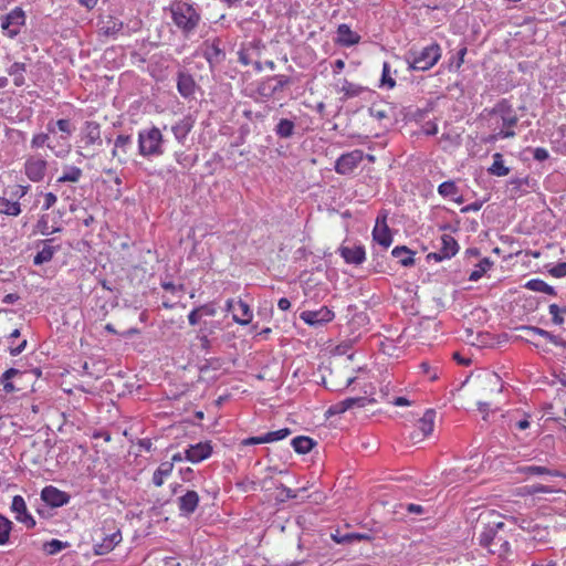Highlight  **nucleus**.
<instances>
[{
    "label": "nucleus",
    "instance_id": "nucleus-1",
    "mask_svg": "<svg viewBox=\"0 0 566 566\" xmlns=\"http://www.w3.org/2000/svg\"><path fill=\"white\" fill-rule=\"evenodd\" d=\"M506 525L493 512L481 513L474 526L473 537L489 553L505 557L511 552Z\"/></svg>",
    "mask_w": 566,
    "mask_h": 566
},
{
    "label": "nucleus",
    "instance_id": "nucleus-2",
    "mask_svg": "<svg viewBox=\"0 0 566 566\" xmlns=\"http://www.w3.org/2000/svg\"><path fill=\"white\" fill-rule=\"evenodd\" d=\"M171 19L181 33L188 38L201 21L199 8L189 1L175 0L170 4Z\"/></svg>",
    "mask_w": 566,
    "mask_h": 566
},
{
    "label": "nucleus",
    "instance_id": "nucleus-3",
    "mask_svg": "<svg viewBox=\"0 0 566 566\" xmlns=\"http://www.w3.org/2000/svg\"><path fill=\"white\" fill-rule=\"evenodd\" d=\"M441 48L438 43H431L421 50L410 49L405 60L408 64L409 70L412 71H428L433 67L441 59Z\"/></svg>",
    "mask_w": 566,
    "mask_h": 566
},
{
    "label": "nucleus",
    "instance_id": "nucleus-4",
    "mask_svg": "<svg viewBox=\"0 0 566 566\" xmlns=\"http://www.w3.org/2000/svg\"><path fill=\"white\" fill-rule=\"evenodd\" d=\"M490 115L492 116H499L502 126L505 129H501L495 136L492 137V139L499 138H513L516 134L513 130V127H515L518 123V116L513 108L512 104L503 98L500 102H497L494 107L490 111Z\"/></svg>",
    "mask_w": 566,
    "mask_h": 566
},
{
    "label": "nucleus",
    "instance_id": "nucleus-5",
    "mask_svg": "<svg viewBox=\"0 0 566 566\" xmlns=\"http://www.w3.org/2000/svg\"><path fill=\"white\" fill-rule=\"evenodd\" d=\"M163 143L161 132L155 126L138 133V151L143 157H158L163 155Z\"/></svg>",
    "mask_w": 566,
    "mask_h": 566
},
{
    "label": "nucleus",
    "instance_id": "nucleus-6",
    "mask_svg": "<svg viewBox=\"0 0 566 566\" xmlns=\"http://www.w3.org/2000/svg\"><path fill=\"white\" fill-rule=\"evenodd\" d=\"M291 84L292 78L290 76L277 74L262 80L256 87V92L260 96L269 99Z\"/></svg>",
    "mask_w": 566,
    "mask_h": 566
},
{
    "label": "nucleus",
    "instance_id": "nucleus-7",
    "mask_svg": "<svg viewBox=\"0 0 566 566\" xmlns=\"http://www.w3.org/2000/svg\"><path fill=\"white\" fill-rule=\"evenodd\" d=\"M25 23V13L17 7L8 14L1 18V29L11 39L15 38L20 33V28Z\"/></svg>",
    "mask_w": 566,
    "mask_h": 566
},
{
    "label": "nucleus",
    "instance_id": "nucleus-8",
    "mask_svg": "<svg viewBox=\"0 0 566 566\" xmlns=\"http://www.w3.org/2000/svg\"><path fill=\"white\" fill-rule=\"evenodd\" d=\"M364 159L360 149L343 154L335 163V171L339 175H350Z\"/></svg>",
    "mask_w": 566,
    "mask_h": 566
},
{
    "label": "nucleus",
    "instance_id": "nucleus-9",
    "mask_svg": "<svg viewBox=\"0 0 566 566\" xmlns=\"http://www.w3.org/2000/svg\"><path fill=\"white\" fill-rule=\"evenodd\" d=\"M335 314L327 306H322L315 311H303L300 314V318L310 326L321 327L332 322Z\"/></svg>",
    "mask_w": 566,
    "mask_h": 566
},
{
    "label": "nucleus",
    "instance_id": "nucleus-10",
    "mask_svg": "<svg viewBox=\"0 0 566 566\" xmlns=\"http://www.w3.org/2000/svg\"><path fill=\"white\" fill-rule=\"evenodd\" d=\"M376 402V399L369 396H359V397H349L342 401H338L335 405H332L327 413L328 415H340L346 412L349 409L354 408H363L369 403Z\"/></svg>",
    "mask_w": 566,
    "mask_h": 566
},
{
    "label": "nucleus",
    "instance_id": "nucleus-11",
    "mask_svg": "<svg viewBox=\"0 0 566 566\" xmlns=\"http://www.w3.org/2000/svg\"><path fill=\"white\" fill-rule=\"evenodd\" d=\"M10 511L14 515L15 521L23 524L28 530H31L35 526V520L29 513L27 503L21 495L13 496Z\"/></svg>",
    "mask_w": 566,
    "mask_h": 566
},
{
    "label": "nucleus",
    "instance_id": "nucleus-12",
    "mask_svg": "<svg viewBox=\"0 0 566 566\" xmlns=\"http://www.w3.org/2000/svg\"><path fill=\"white\" fill-rule=\"evenodd\" d=\"M48 161L40 156H30L24 164V172L27 177L33 181H41L46 172Z\"/></svg>",
    "mask_w": 566,
    "mask_h": 566
},
{
    "label": "nucleus",
    "instance_id": "nucleus-13",
    "mask_svg": "<svg viewBox=\"0 0 566 566\" xmlns=\"http://www.w3.org/2000/svg\"><path fill=\"white\" fill-rule=\"evenodd\" d=\"M222 41L219 38L203 43V57L208 61L210 66H214L226 59V52L221 46Z\"/></svg>",
    "mask_w": 566,
    "mask_h": 566
},
{
    "label": "nucleus",
    "instance_id": "nucleus-14",
    "mask_svg": "<svg viewBox=\"0 0 566 566\" xmlns=\"http://www.w3.org/2000/svg\"><path fill=\"white\" fill-rule=\"evenodd\" d=\"M41 500L50 507H61L69 503L70 495L55 486H45L41 492Z\"/></svg>",
    "mask_w": 566,
    "mask_h": 566
},
{
    "label": "nucleus",
    "instance_id": "nucleus-15",
    "mask_svg": "<svg viewBox=\"0 0 566 566\" xmlns=\"http://www.w3.org/2000/svg\"><path fill=\"white\" fill-rule=\"evenodd\" d=\"M339 254L348 264L359 265L366 259L365 248L363 245H346L342 244L338 249Z\"/></svg>",
    "mask_w": 566,
    "mask_h": 566
},
{
    "label": "nucleus",
    "instance_id": "nucleus-16",
    "mask_svg": "<svg viewBox=\"0 0 566 566\" xmlns=\"http://www.w3.org/2000/svg\"><path fill=\"white\" fill-rule=\"evenodd\" d=\"M196 88L197 84L190 73L186 71H179L177 73V91L184 98H192Z\"/></svg>",
    "mask_w": 566,
    "mask_h": 566
},
{
    "label": "nucleus",
    "instance_id": "nucleus-17",
    "mask_svg": "<svg viewBox=\"0 0 566 566\" xmlns=\"http://www.w3.org/2000/svg\"><path fill=\"white\" fill-rule=\"evenodd\" d=\"M212 453V447L210 442H199L197 444L190 446L186 450L185 458L193 463H198L208 459Z\"/></svg>",
    "mask_w": 566,
    "mask_h": 566
},
{
    "label": "nucleus",
    "instance_id": "nucleus-18",
    "mask_svg": "<svg viewBox=\"0 0 566 566\" xmlns=\"http://www.w3.org/2000/svg\"><path fill=\"white\" fill-rule=\"evenodd\" d=\"M199 505V495L196 491L189 490L178 499V509L181 516H190Z\"/></svg>",
    "mask_w": 566,
    "mask_h": 566
},
{
    "label": "nucleus",
    "instance_id": "nucleus-19",
    "mask_svg": "<svg viewBox=\"0 0 566 566\" xmlns=\"http://www.w3.org/2000/svg\"><path fill=\"white\" fill-rule=\"evenodd\" d=\"M373 239L384 249L390 247L392 242V235L389 227L386 223L385 217L382 218L381 221L379 220V218H377L376 226L373 230Z\"/></svg>",
    "mask_w": 566,
    "mask_h": 566
},
{
    "label": "nucleus",
    "instance_id": "nucleus-20",
    "mask_svg": "<svg viewBox=\"0 0 566 566\" xmlns=\"http://www.w3.org/2000/svg\"><path fill=\"white\" fill-rule=\"evenodd\" d=\"M337 38H336V43H338L339 45L342 46H346V48H349L352 45H355L357 43H359L360 41V35L354 31H352V29L349 28L348 24H339L337 27Z\"/></svg>",
    "mask_w": 566,
    "mask_h": 566
},
{
    "label": "nucleus",
    "instance_id": "nucleus-21",
    "mask_svg": "<svg viewBox=\"0 0 566 566\" xmlns=\"http://www.w3.org/2000/svg\"><path fill=\"white\" fill-rule=\"evenodd\" d=\"M296 117L294 118H279L273 128L274 134L280 139H290L294 136L296 129Z\"/></svg>",
    "mask_w": 566,
    "mask_h": 566
},
{
    "label": "nucleus",
    "instance_id": "nucleus-22",
    "mask_svg": "<svg viewBox=\"0 0 566 566\" xmlns=\"http://www.w3.org/2000/svg\"><path fill=\"white\" fill-rule=\"evenodd\" d=\"M122 541L119 532L113 533L102 539L101 543H95L93 551L95 555H105L114 549V547Z\"/></svg>",
    "mask_w": 566,
    "mask_h": 566
},
{
    "label": "nucleus",
    "instance_id": "nucleus-23",
    "mask_svg": "<svg viewBox=\"0 0 566 566\" xmlns=\"http://www.w3.org/2000/svg\"><path fill=\"white\" fill-rule=\"evenodd\" d=\"M84 140L87 146L102 145L101 126L96 122H86L83 128Z\"/></svg>",
    "mask_w": 566,
    "mask_h": 566
},
{
    "label": "nucleus",
    "instance_id": "nucleus-24",
    "mask_svg": "<svg viewBox=\"0 0 566 566\" xmlns=\"http://www.w3.org/2000/svg\"><path fill=\"white\" fill-rule=\"evenodd\" d=\"M520 329L524 331L528 334H534V335L545 337L554 345L562 346V347L566 348V342L564 339H562L559 336H556V335L552 334L551 332L545 331L541 327L524 325V326H521Z\"/></svg>",
    "mask_w": 566,
    "mask_h": 566
},
{
    "label": "nucleus",
    "instance_id": "nucleus-25",
    "mask_svg": "<svg viewBox=\"0 0 566 566\" xmlns=\"http://www.w3.org/2000/svg\"><path fill=\"white\" fill-rule=\"evenodd\" d=\"M46 129H48V133H50V134H54L56 132V129H59L62 133L61 139H69L75 128L72 125L70 119L62 118V119L56 120L55 123L50 122L46 125Z\"/></svg>",
    "mask_w": 566,
    "mask_h": 566
},
{
    "label": "nucleus",
    "instance_id": "nucleus-26",
    "mask_svg": "<svg viewBox=\"0 0 566 566\" xmlns=\"http://www.w3.org/2000/svg\"><path fill=\"white\" fill-rule=\"evenodd\" d=\"M434 418L436 411L433 409H428L422 418L419 419L416 429L421 432V437H428L432 433L434 427Z\"/></svg>",
    "mask_w": 566,
    "mask_h": 566
},
{
    "label": "nucleus",
    "instance_id": "nucleus-27",
    "mask_svg": "<svg viewBox=\"0 0 566 566\" xmlns=\"http://www.w3.org/2000/svg\"><path fill=\"white\" fill-rule=\"evenodd\" d=\"M441 240V248L439 251L442 253V256H447L448 259H451L459 251V244L457 240L450 235V234H443L440 238Z\"/></svg>",
    "mask_w": 566,
    "mask_h": 566
},
{
    "label": "nucleus",
    "instance_id": "nucleus-28",
    "mask_svg": "<svg viewBox=\"0 0 566 566\" xmlns=\"http://www.w3.org/2000/svg\"><path fill=\"white\" fill-rule=\"evenodd\" d=\"M481 386L484 390L501 392L503 385L500 376L495 373H485L481 378Z\"/></svg>",
    "mask_w": 566,
    "mask_h": 566
},
{
    "label": "nucleus",
    "instance_id": "nucleus-29",
    "mask_svg": "<svg viewBox=\"0 0 566 566\" xmlns=\"http://www.w3.org/2000/svg\"><path fill=\"white\" fill-rule=\"evenodd\" d=\"M234 313V322L240 325H248L252 319V311L250 306L242 300L237 301Z\"/></svg>",
    "mask_w": 566,
    "mask_h": 566
},
{
    "label": "nucleus",
    "instance_id": "nucleus-30",
    "mask_svg": "<svg viewBox=\"0 0 566 566\" xmlns=\"http://www.w3.org/2000/svg\"><path fill=\"white\" fill-rule=\"evenodd\" d=\"M8 74L13 77L15 86L20 87L25 84L24 73L27 72V64L21 62H14L8 70Z\"/></svg>",
    "mask_w": 566,
    "mask_h": 566
},
{
    "label": "nucleus",
    "instance_id": "nucleus-31",
    "mask_svg": "<svg viewBox=\"0 0 566 566\" xmlns=\"http://www.w3.org/2000/svg\"><path fill=\"white\" fill-rule=\"evenodd\" d=\"M366 91V87L349 82L348 80L344 78L340 81V86L338 88V92L344 94V98H354L359 96L361 93Z\"/></svg>",
    "mask_w": 566,
    "mask_h": 566
},
{
    "label": "nucleus",
    "instance_id": "nucleus-32",
    "mask_svg": "<svg viewBox=\"0 0 566 566\" xmlns=\"http://www.w3.org/2000/svg\"><path fill=\"white\" fill-rule=\"evenodd\" d=\"M291 444L295 452L306 454L316 446V442L310 437L298 436L292 439Z\"/></svg>",
    "mask_w": 566,
    "mask_h": 566
},
{
    "label": "nucleus",
    "instance_id": "nucleus-33",
    "mask_svg": "<svg viewBox=\"0 0 566 566\" xmlns=\"http://www.w3.org/2000/svg\"><path fill=\"white\" fill-rule=\"evenodd\" d=\"M413 252L405 245L396 247L391 251V255L399 260L402 266H411L415 264Z\"/></svg>",
    "mask_w": 566,
    "mask_h": 566
},
{
    "label": "nucleus",
    "instance_id": "nucleus-34",
    "mask_svg": "<svg viewBox=\"0 0 566 566\" xmlns=\"http://www.w3.org/2000/svg\"><path fill=\"white\" fill-rule=\"evenodd\" d=\"M52 241H53V239L42 241V243H44L45 245L43 247V249L41 251H39L35 254V256L33 259L34 265H42L44 263L50 262L53 259L56 248L46 244L48 242H52Z\"/></svg>",
    "mask_w": 566,
    "mask_h": 566
},
{
    "label": "nucleus",
    "instance_id": "nucleus-35",
    "mask_svg": "<svg viewBox=\"0 0 566 566\" xmlns=\"http://www.w3.org/2000/svg\"><path fill=\"white\" fill-rule=\"evenodd\" d=\"M20 213L21 205L19 201H11L6 197H0V214L18 217Z\"/></svg>",
    "mask_w": 566,
    "mask_h": 566
},
{
    "label": "nucleus",
    "instance_id": "nucleus-36",
    "mask_svg": "<svg viewBox=\"0 0 566 566\" xmlns=\"http://www.w3.org/2000/svg\"><path fill=\"white\" fill-rule=\"evenodd\" d=\"M191 128L189 119H181L171 127V132L179 143H184Z\"/></svg>",
    "mask_w": 566,
    "mask_h": 566
},
{
    "label": "nucleus",
    "instance_id": "nucleus-37",
    "mask_svg": "<svg viewBox=\"0 0 566 566\" xmlns=\"http://www.w3.org/2000/svg\"><path fill=\"white\" fill-rule=\"evenodd\" d=\"M488 172L493 176L502 177L510 172V169L504 166L503 156L500 153L493 155V164L488 169Z\"/></svg>",
    "mask_w": 566,
    "mask_h": 566
},
{
    "label": "nucleus",
    "instance_id": "nucleus-38",
    "mask_svg": "<svg viewBox=\"0 0 566 566\" xmlns=\"http://www.w3.org/2000/svg\"><path fill=\"white\" fill-rule=\"evenodd\" d=\"M174 469L172 462L166 461L163 462L157 470L154 472L153 475V483L156 486H161L164 484V479L168 476Z\"/></svg>",
    "mask_w": 566,
    "mask_h": 566
},
{
    "label": "nucleus",
    "instance_id": "nucleus-39",
    "mask_svg": "<svg viewBox=\"0 0 566 566\" xmlns=\"http://www.w3.org/2000/svg\"><path fill=\"white\" fill-rule=\"evenodd\" d=\"M124 23L113 17H109L107 21L104 22V25L101 28L103 34L108 36H115L123 30Z\"/></svg>",
    "mask_w": 566,
    "mask_h": 566
},
{
    "label": "nucleus",
    "instance_id": "nucleus-40",
    "mask_svg": "<svg viewBox=\"0 0 566 566\" xmlns=\"http://www.w3.org/2000/svg\"><path fill=\"white\" fill-rule=\"evenodd\" d=\"M525 287L534 292H542L548 295H556L555 289L539 279L530 280L525 284Z\"/></svg>",
    "mask_w": 566,
    "mask_h": 566
},
{
    "label": "nucleus",
    "instance_id": "nucleus-41",
    "mask_svg": "<svg viewBox=\"0 0 566 566\" xmlns=\"http://www.w3.org/2000/svg\"><path fill=\"white\" fill-rule=\"evenodd\" d=\"M35 229L38 232H40L42 235H50L52 233H57L62 231L61 227H51L49 224V216L43 214L40 217L35 224Z\"/></svg>",
    "mask_w": 566,
    "mask_h": 566
},
{
    "label": "nucleus",
    "instance_id": "nucleus-42",
    "mask_svg": "<svg viewBox=\"0 0 566 566\" xmlns=\"http://www.w3.org/2000/svg\"><path fill=\"white\" fill-rule=\"evenodd\" d=\"M493 266V261L489 258L482 259L479 264H476L475 270L471 272L469 280L472 282H476L480 280L483 274Z\"/></svg>",
    "mask_w": 566,
    "mask_h": 566
},
{
    "label": "nucleus",
    "instance_id": "nucleus-43",
    "mask_svg": "<svg viewBox=\"0 0 566 566\" xmlns=\"http://www.w3.org/2000/svg\"><path fill=\"white\" fill-rule=\"evenodd\" d=\"M459 192L460 189L453 180L444 181L438 187V193L443 198H454V196H458Z\"/></svg>",
    "mask_w": 566,
    "mask_h": 566
},
{
    "label": "nucleus",
    "instance_id": "nucleus-44",
    "mask_svg": "<svg viewBox=\"0 0 566 566\" xmlns=\"http://www.w3.org/2000/svg\"><path fill=\"white\" fill-rule=\"evenodd\" d=\"M82 177V169L75 166L67 167L64 174L59 177L57 182H77Z\"/></svg>",
    "mask_w": 566,
    "mask_h": 566
},
{
    "label": "nucleus",
    "instance_id": "nucleus-45",
    "mask_svg": "<svg viewBox=\"0 0 566 566\" xmlns=\"http://www.w3.org/2000/svg\"><path fill=\"white\" fill-rule=\"evenodd\" d=\"M12 527L13 523L8 517L0 514V545H6L9 542Z\"/></svg>",
    "mask_w": 566,
    "mask_h": 566
},
{
    "label": "nucleus",
    "instance_id": "nucleus-46",
    "mask_svg": "<svg viewBox=\"0 0 566 566\" xmlns=\"http://www.w3.org/2000/svg\"><path fill=\"white\" fill-rule=\"evenodd\" d=\"M132 145V137L129 135H118L114 142V149L112 156L117 157L118 150L126 154L127 148Z\"/></svg>",
    "mask_w": 566,
    "mask_h": 566
},
{
    "label": "nucleus",
    "instance_id": "nucleus-47",
    "mask_svg": "<svg viewBox=\"0 0 566 566\" xmlns=\"http://www.w3.org/2000/svg\"><path fill=\"white\" fill-rule=\"evenodd\" d=\"M17 375H22V373L15 368H9L2 374L0 380H1V384H2L6 392L14 391L15 387L13 386V384L10 380L13 377H15Z\"/></svg>",
    "mask_w": 566,
    "mask_h": 566
},
{
    "label": "nucleus",
    "instance_id": "nucleus-48",
    "mask_svg": "<svg viewBox=\"0 0 566 566\" xmlns=\"http://www.w3.org/2000/svg\"><path fill=\"white\" fill-rule=\"evenodd\" d=\"M548 312L552 316V322L555 325H562L565 322L566 306H559L557 304H551Z\"/></svg>",
    "mask_w": 566,
    "mask_h": 566
},
{
    "label": "nucleus",
    "instance_id": "nucleus-49",
    "mask_svg": "<svg viewBox=\"0 0 566 566\" xmlns=\"http://www.w3.org/2000/svg\"><path fill=\"white\" fill-rule=\"evenodd\" d=\"M532 536H531V541L533 542H536V543H548V539H549V531L547 527H543L538 524H536L535 526H532Z\"/></svg>",
    "mask_w": 566,
    "mask_h": 566
},
{
    "label": "nucleus",
    "instance_id": "nucleus-50",
    "mask_svg": "<svg viewBox=\"0 0 566 566\" xmlns=\"http://www.w3.org/2000/svg\"><path fill=\"white\" fill-rule=\"evenodd\" d=\"M520 472L525 473V474H532V475H543V474L554 475V476L558 475L557 471H553L546 467H541V465H526V467L521 468Z\"/></svg>",
    "mask_w": 566,
    "mask_h": 566
},
{
    "label": "nucleus",
    "instance_id": "nucleus-51",
    "mask_svg": "<svg viewBox=\"0 0 566 566\" xmlns=\"http://www.w3.org/2000/svg\"><path fill=\"white\" fill-rule=\"evenodd\" d=\"M390 112H391V108L386 105L374 104L369 107L370 116L378 120L388 119Z\"/></svg>",
    "mask_w": 566,
    "mask_h": 566
},
{
    "label": "nucleus",
    "instance_id": "nucleus-52",
    "mask_svg": "<svg viewBox=\"0 0 566 566\" xmlns=\"http://www.w3.org/2000/svg\"><path fill=\"white\" fill-rule=\"evenodd\" d=\"M67 546V542H62L60 539H51L50 542H46L44 544L43 548L48 555H55L62 549L66 548Z\"/></svg>",
    "mask_w": 566,
    "mask_h": 566
},
{
    "label": "nucleus",
    "instance_id": "nucleus-53",
    "mask_svg": "<svg viewBox=\"0 0 566 566\" xmlns=\"http://www.w3.org/2000/svg\"><path fill=\"white\" fill-rule=\"evenodd\" d=\"M555 490L548 485L534 484V485H525L523 488L524 495H535L537 493H553Z\"/></svg>",
    "mask_w": 566,
    "mask_h": 566
},
{
    "label": "nucleus",
    "instance_id": "nucleus-54",
    "mask_svg": "<svg viewBox=\"0 0 566 566\" xmlns=\"http://www.w3.org/2000/svg\"><path fill=\"white\" fill-rule=\"evenodd\" d=\"M290 434H291V430L289 428H283V429H280L276 431L268 432L264 436H265L266 443H271L274 441L285 439Z\"/></svg>",
    "mask_w": 566,
    "mask_h": 566
},
{
    "label": "nucleus",
    "instance_id": "nucleus-55",
    "mask_svg": "<svg viewBox=\"0 0 566 566\" xmlns=\"http://www.w3.org/2000/svg\"><path fill=\"white\" fill-rule=\"evenodd\" d=\"M381 85H386L389 88H392L396 85V81L390 76V65L388 62H384L382 64V74H381Z\"/></svg>",
    "mask_w": 566,
    "mask_h": 566
},
{
    "label": "nucleus",
    "instance_id": "nucleus-56",
    "mask_svg": "<svg viewBox=\"0 0 566 566\" xmlns=\"http://www.w3.org/2000/svg\"><path fill=\"white\" fill-rule=\"evenodd\" d=\"M467 52H468L467 46H462L458 51L457 56L453 60H451V62H450V70L453 69V70L458 71L461 67V65L464 62V56H465Z\"/></svg>",
    "mask_w": 566,
    "mask_h": 566
},
{
    "label": "nucleus",
    "instance_id": "nucleus-57",
    "mask_svg": "<svg viewBox=\"0 0 566 566\" xmlns=\"http://www.w3.org/2000/svg\"><path fill=\"white\" fill-rule=\"evenodd\" d=\"M554 277H563L566 275V262H560L548 270Z\"/></svg>",
    "mask_w": 566,
    "mask_h": 566
},
{
    "label": "nucleus",
    "instance_id": "nucleus-58",
    "mask_svg": "<svg viewBox=\"0 0 566 566\" xmlns=\"http://www.w3.org/2000/svg\"><path fill=\"white\" fill-rule=\"evenodd\" d=\"M48 140H49V134H44V133L36 134L33 136V138L31 140V146L33 148H39V147H42L44 144H46Z\"/></svg>",
    "mask_w": 566,
    "mask_h": 566
},
{
    "label": "nucleus",
    "instance_id": "nucleus-59",
    "mask_svg": "<svg viewBox=\"0 0 566 566\" xmlns=\"http://www.w3.org/2000/svg\"><path fill=\"white\" fill-rule=\"evenodd\" d=\"M510 184L512 185V191L522 192V187L528 185V178H513Z\"/></svg>",
    "mask_w": 566,
    "mask_h": 566
},
{
    "label": "nucleus",
    "instance_id": "nucleus-60",
    "mask_svg": "<svg viewBox=\"0 0 566 566\" xmlns=\"http://www.w3.org/2000/svg\"><path fill=\"white\" fill-rule=\"evenodd\" d=\"M197 338L200 342L201 349L208 352L210 349V347H211V342L208 338V336L203 333L202 328H200V331H199V333L197 335Z\"/></svg>",
    "mask_w": 566,
    "mask_h": 566
},
{
    "label": "nucleus",
    "instance_id": "nucleus-61",
    "mask_svg": "<svg viewBox=\"0 0 566 566\" xmlns=\"http://www.w3.org/2000/svg\"><path fill=\"white\" fill-rule=\"evenodd\" d=\"M198 310L201 314V317L202 316H214L217 313L214 305L211 303L198 306Z\"/></svg>",
    "mask_w": 566,
    "mask_h": 566
},
{
    "label": "nucleus",
    "instance_id": "nucleus-62",
    "mask_svg": "<svg viewBox=\"0 0 566 566\" xmlns=\"http://www.w3.org/2000/svg\"><path fill=\"white\" fill-rule=\"evenodd\" d=\"M549 157L548 151L545 148L537 147L533 149V158L537 161H544Z\"/></svg>",
    "mask_w": 566,
    "mask_h": 566
},
{
    "label": "nucleus",
    "instance_id": "nucleus-63",
    "mask_svg": "<svg viewBox=\"0 0 566 566\" xmlns=\"http://www.w3.org/2000/svg\"><path fill=\"white\" fill-rule=\"evenodd\" d=\"M56 200H57V198L53 192L45 193L43 209L49 210L50 208H52L55 205Z\"/></svg>",
    "mask_w": 566,
    "mask_h": 566
},
{
    "label": "nucleus",
    "instance_id": "nucleus-64",
    "mask_svg": "<svg viewBox=\"0 0 566 566\" xmlns=\"http://www.w3.org/2000/svg\"><path fill=\"white\" fill-rule=\"evenodd\" d=\"M200 319H201V314H200L198 307H196L189 313L188 322L190 325L195 326L200 322Z\"/></svg>",
    "mask_w": 566,
    "mask_h": 566
}]
</instances>
